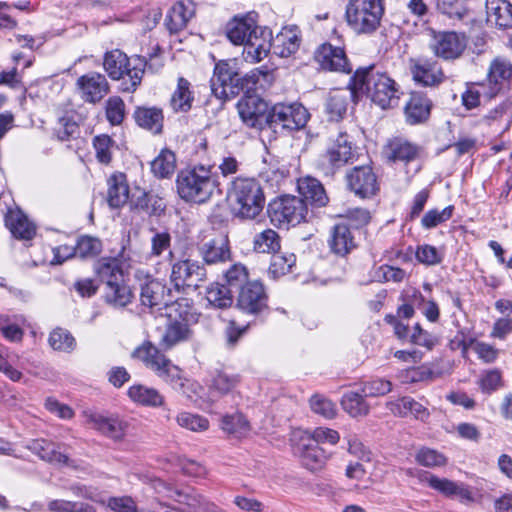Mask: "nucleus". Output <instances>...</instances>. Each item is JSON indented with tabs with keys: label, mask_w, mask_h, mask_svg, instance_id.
<instances>
[{
	"label": "nucleus",
	"mask_w": 512,
	"mask_h": 512,
	"mask_svg": "<svg viewBox=\"0 0 512 512\" xmlns=\"http://www.w3.org/2000/svg\"><path fill=\"white\" fill-rule=\"evenodd\" d=\"M353 93L365 95L382 109L393 108L400 99V87L386 72L373 66L359 68L349 81Z\"/></svg>",
	"instance_id": "nucleus-1"
},
{
	"label": "nucleus",
	"mask_w": 512,
	"mask_h": 512,
	"mask_svg": "<svg viewBox=\"0 0 512 512\" xmlns=\"http://www.w3.org/2000/svg\"><path fill=\"white\" fill-rule=\"evenodd\" d=\"M135 356L147 368L151 369L164 382L171 384L175 389L189 399L198 395V383L183 377V371L167 358L161 350L150 342L144 343L135 350Z\"/></svg>",
	"instance_id": "nucleus-2"
},
{
	"label": "nucleus",
	"mask_w": 512,
	"mask_h": 512,
	"mask_svg": "<svg viewBox=\"0 0 512 512\" xmlns=\"http://www.w3.org/2000/svg\"><path fill=\"white\" fill-rule=\"evenodd\" d=\"M94 271L104 283V301L114 308H124L129 305L134 294L124 281L123 271L117 258L104 257L94 265Z\"/></svg>",
	"instance_id": "nucleus-3"
},
{
	"label": "nucleus",
	"mask_w": 512,
	"mask_h": 512,
	"mask_svg": "<svg viewBox=\"0 0 512 512\" xmlns=\"http://www.w3.org/2000/svg\"><path fill=\"white\" fill-rule=\"evenodd\" d=\"M227 198L236 215L253 219L265 205L263 188L255 178L237 177L228 188Z\"/></svg>",
	"instance_id": "nucleus-4"
},
{
	"label": "nucleus",
	"mask_w": 512,
	"mask_h": 512,
	"mask_svg": "<svg viewBox=\"0 0 512 512\" xmlns=\"http://www.w3.org/2000/svg\"><path fill=\"white\" fill-rule=\"evenodd\" d=\"M176 183L179 196L187 202L197 204L207 202L218 186L211 168L204 165L182 170L177 176Z\"/></svg>",
	"instance_id": "nucleus-5"
},
{
	"label": "nucleus",
	"mask_w": 512,
	"mask_h": 512,
	"mask_svg": "<svg viewBox=\"0 0 512 512\" xmlns=\"http://www.w3.org/2000/svg\"><path fill=\"white\" fill-rule=\"evenodd\" d=\"M146 61L140 58L131 59L121 50L114 49L106 52L103 67L112 80L128 78L129 82L123 83V91L133 92L140 85Z\"/></svg>",
	"instance_id": "nucleus-6"
},
{
	"label": "nucleus",
	"mask_w": 512,
	"mask_h": 512,
	"mask_svg": "<svg viewBox=\"0 0 512 512\" xmlns=\"http://www.w3.org/2000/svg\"><path fill=\"white\" fill-rule=\"evenodd\" d=\"M383 15V0H349L345 11L348 26L358 35L374 33Z\"/></svg>",
	"instance_id": "nucleus-7"
},
{
	"label": "nucleus",
	"mask_w": 512,
	"mask_h": 512,
	"mask_svg": "<svg viewBox=\"0 0 512 512\" xmlns=\"http://www.w3.org/2000/svg\"><path fill=\"white\" fill-rule=\"evenodd\" d=\"M213 95L220 100H227L241 91L240 72L234 60H220L215 64L210 79Z\"/></svg>",
	"instance_id": "nucleus-8"
},
{
	"label": "nucleus",
	"mask_w": 512,
	"mask_h": 512,
	"mask_svg": "<svg viewBox=\"0 0 512 512\" xmlns=\"http://www.w3.org/2000/svg\"><path fill=\"white\" fill-rule=\"evenodd\" d=\"M310 114L300 103H277L268 112L266 123L274 129L299 130L305 127Z\"/></svg>",
	"instance_id": "nucleus-9"
},
{
	"label": "nucleus",
	"mask_w": 512,
	"mask_h": 512,
	"mask_svg": "<svg viewBox=\"0 0 512 512\" xmlns=\"http://www.w3.org/2000/svg\"><path fill=\"white\" fill-rule=\"evenodd\" d=\"M307 203L299 197L286 195L269 205L271 221L279 226H295L304 221Z\"/></svg>",
	"instance_id": "nucleus-10"
},
{
	"label": "nucleus",
	"mask_w": 512,
	"mask_h": 512,
	"mask_svg": "<svg viewBox=\"0 0 512 512\" xmlns=\"http://www.w3.org/2000/svg\"><path fill=\"white\" fill-rule=\"evenodd\" d=\"M353 158L352 141L346 132L338 131L328 138L325 153L321 156L322 166L334 172Z\"/></svg>",
	"instance_id": "nucleus-11"
},
{
	"label": "nucleus",
	"mask_w": 512,
	"mask_h": 512,
	"mask_svg": "<svg viewBox=\"0 0 512 512\" xmlns=\"http://www.w3.org/2000/svg\"><path fill=\"white\" fill-rule=\"evenodd\" d=\"M207 278V271L204 264L196 260L182 259L172 265L171 282L177 292L185 287H198Z\"/></svg>",
	"instance_id": "nucleus-12"
},
{
	"label": "nucleus",
	"mask_w": 512,
	"mask_h": 512,
	"mask_svg": "<svg viewBox=\"0 0 512 512\" xmlns=\"http://www.w3.org/2000/svg\"><path fill=\"white\" fill-rule=\"evenodd\" d=\"M467 39L463 33L432 30L430 48L437 57L444 60L459 58L465 51Z\"/></svg>",
	"instance_id": "nucleus-13"
},
{
	"label": "nucleus",
	"mask_w": 512,
	"mask_h": 512,
	"mask_svg": "<svg viewBox=\"0 0 512 512\" xmlns=\"http://www.w3.org/2000/svg\"><path fill=\"white\" fill-rule=\"evenodd\" d=\"M140 300L142 305L149 308L168 307L171 312H178L182 304L174 301L171 290L166 285L152 277H148L146 282L141 285Z\"/></svg>",
	"instance_id": "nucleus-14"
},
{
	"label": "nucleus",
	"mask_w": 512,
	"mask_h": 512,
	"mask_svg": "<svg viewBox=\"0 0 512 512\" xmlns=\"http://www.w3.org/2000/svg\"><path fill=\"white\" fill-rule=\"evenodd\" d=\"M197 251L205 265H218L231 260L229 239L224 234L205 236L198 244Z\"/></svg>",
	"instance_id": "nucleus-15"
},
{
	"label": "nucleus",
	"mask_w": 512,
	"mask_h": 512,
	"mask_svg": "<svg viewBox=\"0 0 512 512\" xmlns=\"http://www.w3.org/2000/svg\"><path fill=\"white\" fill-rule=\"evenodd\" d=\"M267 294L259 281H251L241 286L236 298V307L245 314L259 315L268 308Z\"/></svg>",
	"instance_id": "nucleus-16"
},
{
	"label": "nucleus",
	"mask_w": 512,
	"mask_h": 512,
	"mask_svg": "<svg viewBox=\"0 0 512 512\" xmlns=\"http://www.w3.org/2000/svg\"><path fill=\"white\" fill-rule=\"evenodd\" d=\"M314 60L321 69L349 74L352 66L343 47L323 43L314 52Z\"/></svg>",
	"instance_id": "nucleus-17"
},
{
	"label": "nucleus",
	"mask_w": 512,
	"mask_h": 512,
	"mask_svg": "<svg viewBox=\"0 0 512 512\" xmlns=\"http://www.w3.org/2000/svg\"><path fill=\"white\" fill-rule=\"evenodd\" d=\"M186 309H178L180 319L173 318L172 312L169 313V323L166 326L164 333L161 336L159 345L164 350L172 349L174 346L189 340L192 336V331L188 325L186 315L188 313V305Z\"/></svg>",
	"instance_id": "nucleus-18"
},
{
	"label": "nucleus",
	"mask_w": 512,
	"mask_h": 512,
	"mask_svg": "<svg viewBox=\"0 0 512 512\" xmlns=\"http://www.w3.org/2000/svg\"><path fill=\"white\" fill-rule=\"evenodd\" d=\"M273 50V36L270 28L256 25L254 32L250 34L248 42L243 49V57L246 61L256 63L267 57Z\"/></svg>",
	"instance_id": "nucleus-19"
},
{
	"label": "nucleus",
	"mask_w": 512,
	"mask_h": 512,
	"mask_svg": "<svg viewBox=\"0 0 512 512\" xmlns=\"http://www.w3.org/2000/svg\"><path fill=\"white\" fill-rule=\"evenodd\" d=\"M346 178L350 190L360 198H370L379 189L376 175L370 166L354 167Z\"/></svg>",
	"instance_id": "nucleus-20"
},
{
	"label": "nucleus",
	"mask_w": 512,
	"mask_h": 512,
	"mask_svg": "<svg viewBox=\"0 0 512 512\" xmlns=\"http://www.w3.org/2000/svg\"><path fill=\"white\" fill-rule=\"evenodd\" d=\"M512 79V62L505 56L494 57L487 69L486 80L490 96L500 93Z\"/></svg>",
	"instance_id": "nucleus-21"
},
{
	"label": "nucleus",
	"mask_w": 512,
	"mask_h": 512,
	"mask_svg": "<svg viewBox=\"0 0 512 512\" xmlns=\"http://www.w3.org/2000/svg\"><path fill=\"white\" fill-rule=\"evenodd\" d=\"M294 453L300 458L302 465L310 471H317L324 467L330 453L310 441L308 437L300 436L299 442L294 446Z\"/></svg>",
	"instance_id": "nucleus-22"
},
{
	"label": "nucleus",
	"mask_w": 512,
	"mask_h": 512,
	"mask_svg": "<svg viewBox=\"0 0 512 512\" xmlns=\"http://www.w3.org/2000/svg\"><path fill=\"white\" fill-rule=\"evenodd\" d=\"M420 479L431 489L436 490L446 497H458L463 503L474 501L471 491L463 483H457L447 478H440L429 472H423Z\"/></svg>",
	"instance_id": "nucleus-23"
},
{
	"label": "nucleus",
	"mask_w": 512,
	"mask_h": 512,
	"mask_svg": "<svg viewBox=\"0 0 512 512\" xmlns=\"http://www.w3.org/2000/svg\"><path fill=\"white\" fill-rule=\"evenodd\" d=\"M242 121L251 128H261L266 123L268 104L258 96H247L238 102Z\"/></svg>",
	"instance_id": "nucleus-24"
},
{
	"label": "nucleus",
	"mask_w": 512,
	"mask_h": 512,
	"mask_svg": "<svg viewBox=\"0 0 512 512\" xmlns=\"http://www.w3.org/2000/svg\"><path fill=\"white\" fill-rule=\"evenodd\" d=\"M258 21L256 12H248L242 16H235L226 25V36L234 45H245L254 32Z\"/></svg>",
	"instance_id": "nucleus-25"
},
{
	"label": "nucleus",
	"mask_w": 512,
	"mask_h": 512,
	"mask_svg": "<svg viewBox=\"0 0 512 512\" xmlns=\"http://www.w3.org/2000/svg\"><path fill=\"white\" fill-rule=\"evenodd\" d=\"M84 101L96 103L109 91V84L104 75L91 72L78 78L76 83Z\"/></svg>",
	"instance_id": "nucleus-26"
},
{
	"label": "nucleus",
	"mask_w": 512,
	"mask_h": 512,
	"mask_svg": "<svg viewBox=\"0 0 512 512\" xmlns=\"http://www.w3.org/2000/svg\"><path fill=\"white\" fill-rule=\"evenodd\" d=\"M411 73L413 79L423 86H434L444 79L442 69L435 61L427 59L411 60Z\"/></svg>",
	"instance_id": "nucleus-27"
},
{
	"label": "nucleus",
	"mask_w": 512,
	"mask_h": 512,
	"mask_svg": "<svg viewBox=\"0 0 512 512\" xmlns=\"http://www.w3.org/2000/svg\"><path fill=\"white\" fill-rule=\"evenodd\" d=\"M87 423L93 429L101 432L103 435L114 440H120L124 437L127 423L115 416H105L100 413H91L87 415Z\"/></svg>",
	"instance_id": "nucleus-28"
},
{
	"label": "nucleus",
	"mask_w": 512,
	"mask_h": 512,
	"mask_svg": "<svg viewBox=\"0 0 512 512\" xmlns=\"http://www.w3.org/2000/svg\"><path fill=\"white\" fill-rule=\"evenodd\" d=\"M4 221L11 234L17 239L30 240L36 233L35 225L17 207L7 208Z\"/></svg>",
	"instance_id": "nucleus-29"
},
{
	"label": "nucleus",
	"mask_w": 512,
	"mask_h": 512,
	"mask_svg": "<svg viewBox=\"0 0 512 512\" xmlns=\"http://www.w3.org/2000/svg\"><path fill=\"white\" fill-rule=\"evenodd\" d=\"M195 14V4L191 0H180L169 10L165 24L170 33H178L183 30L189 20Z\"/></svg>",
	"instance_id": "nucleus-30"
},
{
	"label": "nucleus",
	"mask_w": 512,
	"mask_h": 512,
	"mask_svg": "<svg viewBox=\"0 0 512 512\" xmlns=\"http://www.w3.org/2000/svg\"><path fill=\"white\" fill-rule=\"evenodd\" d=\"M359 93H353V89L348 85L347 89H335L329 93L326 101V112L331 120H341L347 112L351 99L357 100Z\"/></svg>",
	"instance_id": "nucleus-31"
},
{
	"label": "nucleus",
	"mask_w": 512,
	"mask_h": 512,
	"mask_svg": "<svg viewBox=\"0 0 512 512\" xmlns=\"http://www.w3.org/2000/svg\"><path fill=\"white\" fill-rule=\"evenodd\" d=\"M385 153L391 161L411 162L417 159L421 153V147L403 138L391 139L386 147Z\"/></svg>",
	"instance_id": "nucleus-32"
},
{
	"label": "nucleus",
	"mask_w": 512,
	"mask_h": 512,
	"mask_svg": "<svg viewBox=\"0 0 512 512\" xmlns=\"http://www.w3.org/2000/svg\"><path fill=\"white\" fill-rule=\"evenodd\" d=\"M26 447L43 461L57 465L69 464V458L59 451L57 444L49 440L33 439L28 442Z\"/></svg>",
	"instance_id": "nucleus-33"
},
{
	"label": "nucleus",
	"mask_w": 512,
	"mask_h": 512,
	"mask_svg": "<svg viewBox=\"0 0 512 512\" xmlns=\"http://www.w3.org/2000/svg\"><path fill=\"white\" fill-rule=\"evenodd\" d=\"M107 185V202L111 208H120L128 202L129 185L124 173H113L108 178Z\"/></svg>",
	"instance_id": "nucleus-34"
},
{
	"label": "nucleus",
	"mask_w": 512,
	"mask_h": 512,
	"mask_svg": "<svg viewBox=\"0 0 512 512\" xmlns=\"http://www.w3.org/2000/svg\"><path fill=\"white\" fill-rule=\"evenodd\" d=\"M487 21L501 29L512 27V4L508 0H486Z\"/></svg>",
	"instance_id": "nucleus-35"
},
{
	"label": "nucleus",
	"mask_w": 512,
	"mask_h": 512,
	"mask_svg": "<svg viewBox=\"0 0 512 512\" xmlns=\"http://www.w3.org/2000/svg\"><path fill=\"white\" fill-rule=\"evenodd\" d=\"M431 110V101L420 92H413L405 106L407 122L414 125L428 119Z\"/></svg>",
	"instance_id": "nucleus-36"
},
{
	"label": "nucleus",
	"mask_w": 512,
	"mask_h": 512,
	"mask_svg": "<svg viewBox=\"0 0 512 512\" xmlns=\"http://www.w3.org/2000/svg\"><path fill=\"white\" fill-rule=\"evenodd\" d=\"M298 191L301 199L312 205L323 207L328 203V197L320 181L312 177H304L298 180Z\"/></svg>",
	"instance_id": "nucleus-37"
},
{
	"label": "nucleus",
	"mask_w": 512,
	"mask_h": 512,
	"mask_svg": "<svg viewBox=\"0 0 512 512\" xmlns=\"http://www.w3.org/2000/svg\"><path fill=\"white\" fill-rule=\"evenodd\" d=\"M328 243L331 251L340 256L347 255L355 248L354 237L344 222L338 223L332 228Z\"/></svg>",
	"instance_id": "nucleus-38"
},
{
	"label": "nucleus",
	"mask_w": 512,
	"mask_h": 512,
	"mask_svg": "<svg viewBox=\"0 0 512 512\" xmlns=\"http://www.w3.org/2000/svg\"><path fill=\"white\" fill-rule=\"evenodd\" d=\"M299 46L300 37L295 29L283 28L273 37V53L279 57H290L298 51Z\"/></svg>",
	"instance_id": "nucleus-39"
},
{
	"label": "nucleus",
	"mask_w": 512,
	"mask_h": 512,
	"mask_svg": "<svg viewBox=\"0 0 512 512\" xmlns=\"http://www.w3.org/2000/svg\"><path fill=\"white\" fill-rule=\"evenodd\" d=\"M136 123L147 130L157 134L162 131L163 113L156 107H139L134 113Z\"/></svg>",
	"instance_id": "nucleus-40"
},
{
	"label": "nucleus",
	"mask_w": 512,
	"mask_h": 512,
	"mask_svg": "<svg viewBox=\"0 0 512 512\" xmlns=\"http://www.w3.org/2000/svg\"><path fill=\"white\" fill-rule=\"evenodd\" d=\"M190 86V82L185 78L178 79L177 87L170 99V106L175 112H188L192 108L194 95Z\"/></svg>",
	"instance_id": "nucleus-41"
},
{
	"label": "nucleus",
	"mask_w": 512,
	"mask_h": 512,
	"mask_svg": "<svg viewBox=\"0 0 512 512\" xmlns=\"http://www.w3.org/2000/svg\"><path fill=\"white\" fill-rule=\"evenodd\" d=\"M130 399L140 405L159 407L164 403V397L155 388L144 385H133L128 390Z\"/></svg>",
	"instance_id": "nucleus-42"
},
{
	"label": "nucleus",
	"mask_w": 512,
	"mask_h": 512,
	"mask_svg": "<svg viewBox=\"0 0 512 512\" xmlns=\"http://www.w3.org/2000/svg\"><path fill=\"white\" fill-rule=\"evenodd\" d=\"M208 304L216 309H226L232 306L233 297L230 289L218 282L211 283L206 289Z\"/></svg>",
	"instance_id": "nucleus-43"
},
{
	"label": "nucleus",
	"mask_w": 512,
	"mask_h": 512,
	"mask_svg": "<svg viewBox=\"0 0 512 512\" xmlns=\"http://www.w3.org/2000/svg\"><path fill=\"white\" fill-rule=\"evenodd\" d=\"M364 394L354 391L346 392L341 399L343 410L351 417H365L370 412V405L365 401Z\"/></svg>",
	"instance_id": "nucleus-44"
},
{
	"label": "nucleus",
	"mask_w": 512,
	"mask_h": 512,
	"mask_svg": "<svg viewBox=\"0 0 512 512\" xmlns=\"http://www.w3.org/2000/svg\"><path fill=\"white\" fill-rule=\"evenodd\" d=\"M176 168V158L173 152L162 150L151 162V171L158 178L170 177Z\"/></svg>",
	"instance_id": "nucleus-45"
},
{
	"label": "nucleus",
	"mask_w": 512,
	"mask_h": 512,
	"mask_svg": "<svg viewBox=\"0 0 512 512\" xmlns=\"http://www.w3.org/2000/svg\"><path fill=\"white\" fill-rule=\"evenodd\" d=\"M221 429L229 435L237 438L245 436L249 432V423L240 413L223 416Z\"/></svg>",
	"instance_id": "nucleus-46"
},
{
	"label": "nucleus",
	"mask_w": 512,
	"mask_h": 512,
	"mask_svg": "<svg viewBox=\"0 0 512 512\" xmlns=\"http://www.w3.org/2000/svg\"><path fill=\"white\" fill-rule=\"evenodd\" d=\"M253 244L259 253H274L280 248V237L276 231L266 229L255 235Z\"/></svg>",
	"instance_id": "nucleus-47"
},
{
	"label": "nucleus",
	"mask_w": 512,
	"mask_h": 512,
	"mask_svg": "<svg viewBox=\"0 0 512 512\" xmlns=\"http://www.w3.org/2000/svg\"><path fill=\"white\" fill-rule=\"evenodd\" d=\"M240 379L236 374L228 373L226 371H217L212 377L210 390L217 392L220 395H225L233 391L238 385Z\"/></svg>",
	"instance_id": "nucleus-48"
},
{
	"label": "nucleus",
	"mask_w": 512,
	"mask_h": 512,
	"mask_svg": "<svg viewBox=\"0 0 512 512\" xmlns=\"http://www.w3.org/2000/svg\"><path fill=\"white\" fill-rule=\"evenodd\" d=\"M49 345L57 351L71 352L76 347V340L73 335L62 328L54 329L48 339Z\"/></svg>",
	"instance_id": "nucleus-49"
},
{
	"label": "nucleus",
	"mask_w": 512,
	"mask_h": 512,
	"mask_svg": "<svg viewBox=\"0 0 512 512\" xmlns=\"http://www.w3.org/2000/svg\"><path fill=\"white\" fill-rule=\"evenodd\" d=\"M176 422L180 427L193 432H203L209 428V421L207 418L186 411L178 413Z\"/></svg>",
	"instance_id": "nucleus-50"
},
{
	"label": "nucleus",
	"mask_w": 512,
	"mask_h": 512,
	"mask_svg": "<svg viewBox=\"0 0 512 512\" xmlns=\"http://www.w3.org/2000/svg\"><path fill=\"white\" fill-rule=\"evenodd\" d=\"M296 263V256L293 253H278L272 256L269 273L274 277L283 276L291 272Z\"/></svg>",
	"instance_id": "nucleus-51"
},
{
	"label": "nucleus",
	"mask_w": 512,
	"mask_h": 512,
	"mask_svg": "<svg viewBox=\"0 0 512 512\" xmlns=\"http://www.w3.org/2000/svg\"><path fill=\"white\" fill-rule=\"evenodd\" d=\"M415 460L418 464L428 468L443 467L447 464L445 455L428 447L420 448L415 455Z\"/></svg>",
	"instance_id": "nucleus-52"
},
{
	"label": "nucleus",
	"mask_w": 512,
	"mask_h": 512,
	"mask_svg": "<svg viewBox=\"0 0 512 512\" xmlns=\"http://www.w3.org/2000/svg\"><path fill=\"white\" fill-rule=\"evenodd\" d=\"M115 142L108 135H98L93 139L96 159L101 163L108 165L112 160V152Z\"/></svg>",
	"instance_id": "nucleus-53"
},
{
	"label": "nucleus",
	"mask_w": 512,
	"mask_h": 512,
	"mask_svg": "<svg viewBox=\"0 0 512 512\" xmlns=\"http://www.w3.org/2000/svg\"><path fill=\"white\" fill-rule=\"evenodd\" d=\"M415 256L420 263L427 266H434L442 262L444 253L432 245L423 244L417 247Z\"/></svg>",
	"instance_id": "nucleus-54"
},
{
	"label": "nucleus",
	"mask_w": 512,
	"mask_h": 512,
	"mask_svg": "<svg viewBox=\"0 0 512 512\" xmlns=\"http://www.w3.org/2000/svg\"><path fill=\"white\" fill-rule=\"evenodd\" d=\"M101 248V242L97 238L82 236L75 245L76 256L80 258L93 257L101 252Z\"/></svg>",
	"instance_id": "nucleus-55"
},
{
	"label": "nucleus",
	"mask_w": 512,
	"mask_h": 512,
	"mask_svg": "<svg viewBox=\"0 0 512 512\" xmlns=\"http://www.w3.org/2000/svg\"><path fill=\"white\" fill-rule=\"evenodd\" d=\"M454 207L447 206L443 210L431 209L425 213L421 224L425 229H431L449 220L452 217Z\"/></svg>",
	"instance_id": "nucleus-56"
},
{
	"label": "nucleus",
	"mask_w": 512,
	"mask_h": 512,
	"mask_svg": "<svg viewBox=\"0 0 512 512\" xmlns=\"http://www.w3.org/2000/svg\"><path fill=\"white\" fill-rule=\"evenodd\" d=\"M302 436L308 437L310 441H315L319 446L325 443L336 445L340 439L336 430L327 427H317L311 433L305 432Z\"/></svg>",
	"instance_id": "nucleus-57"
},
{
	"label": "nucleus",
	"mask_w": 512,
	"mask_h": 512,
	"mask_svg": "<svg viewBox=\"0 0 512 512\" xmlns=\"http://www.w3.org/2000/svg\"><path fill=\"white\" fill-rule=\"evenodd\" d=\"M125 116L124 101L118 97H110L106 103V117L112 125L122 123Z\"/></svg>",
	"instance_id": "nucleus-58"
},
{
	"label": "nucleus",
	"mask_w": 512,
	"mask_h": 512,
	"mask_svg": "<svg viewBox=\"0 0 512 512\" xmlns=\"http://www.w3.org/2000/svg\"><path fill=\"white\" fill-rule=\"evenodd\" d=\"M224 278L229 286L239 287V289L249 282L247 268L240 263L231 265L225 271Z\"/></svg>",
	"instance_id": "nucleus-59"
},
{
	"label": "nucleus",
	"mask_w": 512,
	"mask_h": 512,
	"mask_svg": "<svg viewBox=\"0 0 512 512\" xmlns=\"http://www.w3.org/2000/svg\"><path fill=\"white\" fill-rule=\"evenodd\" d=\"M310 407L316 414L327 419L334 418L337 413L335 404L321 395H314L311 397Z\"/></svg>",
	"instance_id": "nucleus-60"
},
{
	"label": "nucleus",
	"mask_w": 512,
	"mask_h": 512,
	"mask_svg": "<svg viewBox=\"0 0 512 512\" xmlns=\"http://www.w3.org/2000/svg\"><path fill=\"white\" fill-rule=\"evenodd\" d=\"M392 390V383L385 379H372L362 386V393L365 397H380Z\"/></svg>",
	"instance_id": "nucleus-61"
},
{
	"label": "nucleus",
	"mask_w": 512,
	"mask_h": 512,
	"mask_svg": "<svg viewBox=\"0 0 512 512\" xmlns=\"http://www.w3.org/2000/svg\"><path fill=\"white\" fill-rule=\"evenodd\" d=\"M437 6L438 10L449 18L462 19L467 14L462 0H442Z\"/></svg>",
	"instance_id": "nucleus-62"
},
{
	"label": "nucleus",
	"mask_w": 512,
	"mask_h": 512,
	"mask_svg": "<svg viewBox=\"0 0 512 512\" xmlns=\"http://www.w3.org/2000/svg\"><path fill=\"white\" fill-rule=\"evenodd\" d=\"M55 133L59 140L68 141L79 134V126L75 121L63 117L59 119Z\"/></svg>",
	"instance_id": "nucleus-63"
},
{
	"label": "nucleus",
	"mask_w": 512,
	"mask_h": 512,
	"mask_svg": "<svg viewBox=\"0 0 512 512\" xmlns=\"http://www.w3.org/2000/svg\"><path fill=\"white\" fill-rule=\"evenodd\" d=\"M410 341L415 345L423 346L431 350L437 344L438 338L432 333L423 330L419 324H416L413 327Z\"/></svg>",
	"instance_id": "nucleus-64"
}]
</instances>
